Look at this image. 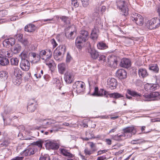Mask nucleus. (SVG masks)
<instances>
[{"label": "nucleus", "mask_w": 160, "mask_h": 160, "mask_svg": "<svg viewBox=\"0 0 160 160\" xmlns=\"http://www.w3.org/2000/svg\"><path fill=\"white\" fill-rule=\"evenodd\" d=\"M85 47L86 48V51L88 52H89V50H92L93 49L91 48L90 44L89 42H87L86 43Z\"/></svg>", "instance_id": "nucleus-45"}, {"label": "nucleus", "mask_w": 160, "mask_h": 160, "mask_svg": "<svg viewBox=\"0 0 160 160\" xmlns=\"http://www.w3.org/2000/svg\"><path fill=\"white\" fill-rule=\"evenodd\" d=\"M61 152L64 156H68L70 158L73 157V155L72 154L68 152V151L65 149L63 148L61 149Z\"/></svg>", "instance_id": "nucleus-34"}, {"label": "nucleus", "mask_w": 160, "mask_h": 160, "mask_svg": "<svg viewBox=\"0 0 160 160\" xmlns=\"http://www.w3.org/2000/svg\"><path fill=\"white\" fill-rule=\"evenodd\" d=\"M131 19L135 22L137 25L141 26L143 23V18L141 15L134 13L132 14L131 17Z\"/></svg>", "instance_id": "nucleus-7"}, {"label": "nucleus", "mask_w": 160, "mask_h": 160, "mask_svg": "<svg viewBox=\"0 0 160 160\" xmlns=\"http://www.w3.org/2000/svg\"><path fill=\"white\" fill-rule=\"evenodd\" d=\"M107 151V150H100L98 152V155H101L102 153H105Z\"/></svg>", "instance_id": "nucleus-58"}, {"label": "nucleus", "mask_w": 160, "mask_h": 160, "mask_svg": "<svg viewBox=\"0 0 160 160\" xmlns=\"http://www.w3.org/2000/svg\"><path fill=\"white\" fill-rule=\"evenodd\" d=\"M80 38H77L75 41L76 46L77 48L79 50H81L82 48V47L81 45V43H82L83 41H82L80 40Z\"/></svg>", "instance_id": "nucleus-36"}, {"label": "nucleus", "mask_w": 160, "mask_h": 160, "mask_svg": "<svg viewBox=\"0 0 160 160\" xmlns=\"http://www.w3.org/2000/svg\"><path fill=\"white\" fill-rule=\"evenodd\" d=\"M13 82L14 84L15 85H19L20 84V82H19L18 80H17V79L15 80V81H14V80L13 81Z\"/></svg>", "instance_id": "nucleus-59"}, {"label": "nucleus", "mask_w": 160, "mask_h": 160, "mask_svg": "<svg viewBox=\"0 0 160 160\" xmlns=\"http://www.w3.org/2000/svg\"><path fill=\"white\" fill-rule=\"evenodd\" d=\"M30 64L26 59H22L20 64V67L22 69L25 71H28L29 69Z\"/></svg>", "instance_id": "nucleus-11"}, {"label": "nucleus", "mask_w": 160, "mask_h": 160, "mask_svg": "<svg viewBox=\"0 0 160 160\" xmlns=\"http://www.w3.org/2000/svg\"><path fill=\"white\" fill-rule=\"evenodd\" d=\"M34 75L37 78H40L41 77V75L40 74H35Z\"/></svg>", "instance_id": "nucleus-63"}, {"label": "nucleus", "mask_w": 160, "mask_h": 160, "mask_svg": "<svg viewBox=\"0 0 160 160\" xmlns=\"http://www.w3.org/2000/svg\"><path fill=\"white\" fill-rule=\"evenodd\" d=\"M28 52L26 50L23 51L19 55L20 57L21 58V59H25L27 57Z\"/></svg>", "instance_id": "nucleus-42"}, {"label": "nucleus", "mask_w": 160, "mask_h": 160, "mask_svg": "<svg viewBox=\"0 0 160 160\" xmlns=\"http://www.w3.org/2000/svg\"><path fill=\"white\" fill-rule=\"evenodd\" d=\"M120 65L121 67L128 68L131 65V61L128 59L123 58L121 59Z\"/></svg>", "instance_id": "nucleus-16"}, {"label": "nucleus", "mask_w": 160, "mask_h": 160, "mask_svg": "<svg viewBox=\"0 0 160 160\" xmlns=\"http://www.w3.org/2000/svg\"><path fill=\"white\" fill-rule=\"evenodd\" d=\"M53 56L54 59L58 61H61L63 57L62 54H60L55 50L54 52Z\"/></svg>", "instance_id": "nucleus-25"}, {"label": "nucleus", "mask_w": 160, "mask_h": 160, "mask_svg": "<svg viewBox=\"0 0 160 160\" xmlns=\"http://www.w3.org/2000/svg\"><path fill=\"white\" fill-rule=\"evenodd\" d=\"M14 74L16 77L20 78L21 77L22 75L21 71L19 68H16L14 69Z\"/></svg>", "instance_id": "nucleus-39"}, {"label": "nucleus", "mask_w": 160, "mask_h": 160, "mask_svg": "<svg viewBox=\"0 0 160 160\" xmlns=\"http://www.w3.org/2000/svg\"><path fill=\"white\" fill-rule=\"evenodd\" d=\"M72 6L75 7V8L78 6V4L77 0H72Z\"/></svg>", "instance_id": "nucleus-50"}, {"label": "nucleus", "mask_w": 160, "mask_h": 160, "mask_svg": "<svg viewBox=\"0 0 160 160\" xmlns=\"http://www.w3.org/2000/svg\"><path fill=\"white\" fill-rule=\"evenodd\" d=\"M52 123L51 120H47L46 119L43 120L42 121V122H41V124L42 125H49L52 124Z\"/></svg>", "instance_id": "nucleus-41"}, {"label": "nucleus", "mask_w": 160, "mask_h": 160, "mask_svg": "<svg viewBox=\"0 0 160 160\" xmlns=\"http://www.w3.org/2000/svg\"><path fill=\"white\" fill-rule=\"evenodd\" d=\"M91 57L93 59H98V60L105 61L106 57L103 55L99 54V52L97 51L95 49H93L92 50H89V52Z\"/></svg>", "instance_id": "nucleus-6"}, {"label": "nucleus", "mask_w": 160, "mask_h": 160, "mask_svg": "<svg viewBox=\"0 0 160 160\" xmlns=\"http://www.w3.org/2000/svg\"><path fill=\"white\" fill-rule=\"evenodd\" d=\"M116 3L117 7L121 10V14L125 16H127L128 14L127 2L123 0H118Z\"/></svg>", "instance_id": "nucleus-3"}, {"label": "nucleus", "mask_w": 160, "mask_h": 160, "mask_svg": "<svg viewBox=\"0 0 160 160\" xmlns=\"http://www.w3.org/2000/svg\"><path fill=\"white\" fill-rule=\"evenodd\" d=\"M35 27L32 24H30L26 26L24 28L25 31L29 32H32L35 30Z\"/></svg>", "instance_id": "nucleus-27"}, {"label": "nucleus", "mask_w": 160, "mask_h": 160, "mask_svg": "<svg viewBox=\"0 0 160 160\" xmlns=\"http://www.w3.org/2000/svg\"><path fill=\"white\" fill-rule=\"evenodd\" d=\"M47 53V52L44 50H42L40 52L39 55H37V57L39 58H41V57H42L45 55Z\"/></svg>", "instance_id": "nucleus-47"}, {"label": "nucleus", "mask_w": 160, "mask_h": 160, "mask_svg": "<svg viewBox=\"0 0 160 160\" xmlns=\"http://www.w3.org/2000/svg\"><path fill=\"white\" fill-rule=\"evenodd\" d=\"M84 83L82 82L78 81L75 82L73 85V88L78 92H80L83 90Z\"/></svg>", "instance_id": "nucleus-9"}, {"label": "nucleus", "mask_w": 160, "mask_h": 160, "mask_svg": "<svg viewBox=\"0 0 160 160\" xmlns=\"http://www.w3.org/2000/svg\"><path fill=\"white\" fill-rule=\"evenodd\" d=\"M106 8L104 6H103L101 9V10L102 11L104 12L106 10Z\"/></svg>", "instance_id": "nucleus-64"}, {"label": "nucleus", "mask_w": 160, "mask_h": 160, "mask_svg": "<svg viewBox=\"0 0 160 160\" xmlns=\"http://www.w3.org/2000/svg\"><path fill=\"white\" fill-rule=\"evenodd\" d=\"M45 147L48 149H57L59 147L58 145L51 141H48L45 144Z\"/></svg>", "instance_id": "nucleus-14"}, {"label": "nucleus", "mask_w": 160, "mask_h": 160, "mask_svg": "<svg viewBox=\"0 0 160 160\" xmlns=\"http://www.w3.org/2000/svg\"><path fill=\"white\" fill-rule=\"evenodd\" d=\"M127 92L129 94L135 97L141 96L140 94L138 93L137 92L133 90L128 89L127 91Z\"/></svg>", "instance_id": "nucleus-31"}, {"label": "nucleus", "mask_w": 160, "mask_h": 160, "mask_svg": "<svg viewBox=\"0 0 160 160\" xmlns=\"http://www.w3.org/2000/svg\"><path fill=\"white\" fill-rule=\"evenodd\" d=\"M82 2V6L87 7L89 4V0H80Z\"/></svg>", "instance_id": "nucleus-44"}, {"label": "nucleus", "mask_w": 160, "mask_h": 160, "mask_svg": "<svg viewBox=\"0 0 160 160\" xmlns=\"http://www.w3.org/2000/svg\"><path fill=\"white\" fill-rule=\"evenodd\" d=\"M34 145L36 147V146H37L40 148H41L42 147L43 143L41 141H37L35 142H34Z\"/></svg>", "instance_id": "nucleus-48"}, {"label": "nucleus", "mask_w": 160, "mask_h": 160, "mask_svg": "<svg viewBox=\"0 0 160 160\" xmlns=\"http://www.w3.org/2000/svg\"><path fill=\"white\" fill-rule=\"evenodd\" d=\"M160 25V19L157 18H154L148 21L146 26L150 29H153L158 28Z\"/></svg>", "instance_id": "nucleus-5"}, {"label": "nucleus", "mask_w": 160, "mask_h": 160, "mask_svg": "<svg viewBox=\"0 0 160 160\" xmlns=\"http://www.w3.org/2000/svg\"><path fill=\"white\" fill-rule=\"evenodd\" d=\"M158 86L154 84L147 83L144 86L145 90L147 91L152 92L154 91L157 88Z\"/></svg>", "instance_id": "nucleus-18"}, {"label": "nucleus", "mask_w": 160, "mask_h": 160, "mask_svg": "<svg viewBox=\"0 0 160 160\" xmlns=\"http://www.w3.org/2000/svg\"><path fill=\"white\" fill-rule=\"evenodd\" d=\"M107 84L111 89H113L116 88L118 83L116 80L113 78H109L107 80Z\"/></svg>", "instance_id": "nucleus-13"}, {"label": "nucleus", "mask_w": 160, "mask_h": 160, "mask_svg": "<svg viewBox=\"0 0 160 160\" xmlns=\"http://www.w3.org/2000/svg\"><path fill=\"white\" fill-rule=\"evenodd\" d=\"M99 15L98 13L97 12H94L92 14V17H93V19H96L98 21V25L97 24V26H96V27H98V28H102V23L99 20V18H98V19H97V17Z\"/></svg>", "instance_id": "nucleus-24"}, {"label": "nucleus", "mask_w": 160, "mask_h": 160, "mask_svg": "<svg viewBox=\"0 0 160 160\" xmlns=\"http://www.w3.org/2000/svg\"><path fill=\"white\" fill-rule=\"evenodd\" d=\"M123 132L121 134L118 133L113 136V138L115 140H120L122 139L129 138L132 134H135L136 131L133 127H127L122 129Z\"/></svg>", "instance_id": "nucleus-1"}, {"label": "nucleus", "mask_w": 160, "mask_h": 160, "mask_svg": "<svg viewBox=\"0 0 160 160\" xmlns=\"http://www.w3.org/2000/svg\"><path fill=\"white\" fill-rule=\"evenodd\" d=\"M15 43V40L13 38H9L4 41L3 45L4 47H9V46H12Z\"/></svg>", "instance_id": "nucleus-19"}, {"label": "nucleus", "mask_w": 160, "mask_h": 160, "mask_svg": "<svg viewBox=\"0 0 160 160\" xmlns=\"http://www.w3.org/2000/svg\"><path fill=\"white\" fill-rule=\"evenodd\" d=\"M21 46L19 44H16L12 49V51L14 54L19 53L21 50Z\"/></svg>", "instance_id": "nucleus-28"}, {"label": "nucleus", "mask_w": 160, "mask_h": 160, "mask_svg": "<svg viewBox=\"0 0 160 160\" xmlns=\"http://www.w3.org/2000/svg\"><path fill=\"white\" fill-rule=\"evenodd\" d=\"M37 149L35 146L31 145L28 147L23 152V154L25 156H30L34 154Z\"/></svg>", "instance_id": "nucleus-8"}, {"label": "nucleus", "mask_w": 160, "mask_h": 160, "mask_svg": "<svg viewBox=\"0 0 160 160\" xmlns=\"http://www.w3.org/2000/svg\"><path fill=\"white\" fill-rule=\"evenodd\" d=\"M86 136L88 138H87V140L91 139L94 137L93 133H92V132H90V131L86 132Z\"/></svg>", "instance_id": "nucleus-43"}, {"label": "nucleus", "mask_w": 160, "mask_h": 160, "mask_svg": "<svg viewBox=\"0 0 160 160\" xmlns=\"http://www.w3.org/2000/svg\"><path fill=\"white\" fill-rule=\"evenodd\" d=\"M89 143L90 144V146L92 149L93 147H95V144L93 142H90Z\"/></svg>", "instance_id": "nucleus-62"}, {"label": "nucleus", "mask_w": 160, "mask_h": 160, "mask_svg": "<svg viewBox=\"0 0 160 160\" xmlns=\"http://www.w3.org/2000/svg\"><path fill=\"white\" fill-rule=\"evenodd\" d=\"M37 106V104L35 100H31L28 104L27 110L29 112H33L36 109Z\"/></svg>", "instance_id": "nucleus-10"}, {"label": "nucleus", "mask_w": 160, "mask_h": 160, "mask_svg": "<svg viewBox=\"0 0 160 160\" xmlns=\"http://www.w3.org/2000/svg\"><path fill=\"white\" fill-rule=\"evenodd\" d=\"M65 35L66 37L70 40H73L74 39L76 35V32L75 31H68V28H67L65 30Z\"/></svg>", "instance_id": "nucleus-17"}, {"label": "nucleus", "mask_w": 160, "mask_h": 160, "mask_svg": "<svg viewBox=\"0 0 160 160\" xmlns=\"http://www.w3.org/2000/svg\"><path fill=\"white\" fill-rule=\"evenodd\" d=\"M106 157L104 156H102L98 157L97 160H104L106 159Z\"/></svg>", "instance_id": "nucleus-61"}, {"label": "nucleus", "mask_w": 160, "mask_h": 160, "mask_svg": "<svg viewBox=\"0 0 160 160\" xmlns=\"http://www.w3.org/2000/svg\"><path fill=\"white\" fill-rule=\"evenodd\" d=\"M140 143L138 141V140H132L131 141V143L133 144H139Z\"/></svg>", "instance_id": "nucleus-57"}, {"label": "nucleus", "mask_w": 160, "mask_h": 160, "mask_svg": "<svg viewBox=\"0 0 160 160\" xmlns=\"http://www.w3.org/2000/svg\"><path fill=\"white\" fill-rule=\"evenodd\" d=\"M10 62L11 65L17 66L19 62V59L16 58H12L10 59Z\"/></svg>", "instance_id": "nucleus-38"}, {"label": "nucleus", "mask_w": 160, "mask_h": 160, "mask_svg": "<svg viewBox=\"0 0 160 160\" xmlns=\"http://www.w3.org/2000/svg\"><path fill=\"white\" fill-rule=\"evenodd\" d=\"M21 42L25 46H28L30 44V43L28 39L26 38L23 39L22 42Z\"/></svg>", "instance_id": "nucleus-46"}, {"label": "nucleus", "mask_w": 160, "mask_h": 160, "mask_svg": "<svg viewBox=\"0 0 160 160\" xmlns=\"http://www.w3.org/2000/svg\"><path fill=\"white\" fill-rule=\"evenodd\" d=\"M106 142L109 145H110L112 144V141L109 139H106Z\"/></svg>", "instance_id": "nucleus-60"}, {"label": "nucleus", "mask_w": 160, "mask_h": 160, "mask_svg": "<svg viewBox=\"0 0 160 160\" xmlns=\"http://www.w3.org/2000/svg\"><path fill=\"white\" fill-rule=\"evenodd\" d=\"M92 96H103V95L107 97L109 95L111 98H115L122 97L123 96L118 93H108V92L104 90V89H101L98 91V87H95L94 89V92L92 94Z\"/></svg>", "instance_id": "nucleus-2"}, {"label": "nucleus", "mask_w": 160, "mask_h": 160, "mask_svg": "<svg viewBox=\"0 0 160 160\" xmlns=\"http://www.w3.org/2000/svg\"><path fill=\"white\" fill-rule=\"evenodd\" d=\"M55 50L63 56L66 52V48L65 46L61 45Z\"/></svg>", "instance_id": "nucleus-26"}, {"label": "nucleus", "mask_w": 160, "mask_h": 160, "mask_svg": "<svg viewBox=\"0 0 160 160\" xmlns=\"http://www.w3.org/2000/svg\"><path fill=\"white\" fill-rule=\"evenodd\" d=\"M118 61L115 57L110 58L108 59V63L111 66L115 68L117 65Z\"/></svg>", "instance_id": "nucleus-23"}, {"label": "nucleus", "mask_w": 160, "mask_h": 160, "mask_svg": "<svg viewBox=\"0 0 160 160\" xmlns=\"http://www.w3.org/2000/svg\"><path fill=\"white\" fill-rule=\"evenodd\" d=\"M58 71L61 74H63L66 69V65L64 63L59 64L58 65Z\"/></svg>", "instance_id": "nucleus-29"}, {"label": "nucleus", "mask_w": 160, "mask_h": 160, "mask_svg": "<svg viewBox=\"0 0 160 160\" xmlns=\"http://www.w3.org/2000/svg\"><path fill=\"white\" fill-rule=\"evenodd\" d=\"M96 28H98V27H96V26L92 30L90 36L91 38L93 40L97 39L98 37V35L96 32Z\"/></svg>", "instance_id": "nucleus-32"}, {"label": "nucleus", "mask_w": 160, "mask_h": 160, "mask_svg": "<svg viewBox=\"0 0 160 160\" xmlns=\"http://www.w3.org/2000/svg\"><path fill=\"white\" fill-rule=\"evenodd\" d=\"M17 39L18 40L21 42H22L23 39V35L22 34H18L16 35Z\"/></svg>", "instance_id": "nucleus-49"}, {"label": "nucleus", "mask_w": 160, "mask_h": 160, "mask_svg": "<svg viewBox=\"0 0 160 160\" xmlns=\"http://www.w3.org/2000/svg\"><path fill=\"white\" fill-rule=\"evenodd\" d=\"M9 64V61L6 57L0 56V65L6 66Z\"/></svg>", "instance_id": "nucleus-21"}, {"label": "nucleus", "mask_w": 160, "mask_h": 160, "mask_svg": "<svg viewBox=\"0 0 160 160\" xmlns=\"http://www.w3.org/2000/svg\"><path fill=\"white\" fill-rule=\"evenodd\" d=\"M51 42L53 46V48H55L58 45L54 39H53L51 40Z\"/></svg>", "instance_id": "nucleus-55"}, {"label": "nucleus", "mask_w": 160, "mask_h": 160, "mask_svg": "<svg viewBox=\"0 0 160 160\" xmlns=\"http://www.w3.org/2000/svg\"><path fill=\"white\" fill-rule=\"evenodd\" d=\"M72 59V58L68 53H67V58H66V62H69Z\"/></svg>", "instance_id": "nucleus-52"}, {"label": "nucleus", "mask_w": 160, "mask_h": 160, "mask_svg": "<svg viewBox=\"0 0 160 160\" xmlns=\"http://www.w3.org/2000/svg\"><path fill=\"white\" fill-rule=\"evenodd\" d=\"M60 19L67 24H69L70 23V19L67 17L62 16L60 17Z\"/></svg>", "instance_id": "nucleus-40"}, {"label": "nucleus", "mask_w": 160, "mask_h": 160, "mask_svg": "<svg viewBox=\"0 0 160 160\" xmlns=\"http://www.w3.org/2000/svg\"><path fill=\"white\" fill-rule=\"evenodd\" d=\"M149 69L156 73H157L158 72L159 68L157 64H153L149 66Z\"/></svg>", "instance_id": "nucleus-35"}, {"label": "nucleus", "mask_w": 160, "mask_h": 160, "mask_svg": "<svg viewBox=\"0 0 160 160\" xmlns=\"http://www.w3.org/2000/svg\"><path fill=\"white\" fill-rule=\"evenodd\" d=\"M98 49L101 50L106 49L108 48V46L103 42H100L97 45Z\"/></svg>", "instance_id": "nucleus-33"}, {"label": "nucleus", "mask_w": 160, "mask_h": 160, "mask_svg": "<svg viewBox=\"0 0 160 160\" xmlns=\"http://www.w3.org/2000/svg\"><path fill=\"white\" fill-rule=\"evenodd\" d=\"M118 128V125H117L114 126L109 131V133L114 132L116 131V130Z\"/></svg>", "instance_id": "nucleus-53"}, {"label": "nucleus", "mask_w": 160, "mask_h": 160, "mask_svg": "<svg viewBox=\"0 0 160 160\" xmlns=\"http://www.w3.org/2000/svg\"><path fill=\"white\" fill-rule=\"evenodd\" d=\"M49 52V54L46 55V65H48L49 66H51V62H49L48 61V59L50 58L52 55V52L51 50H48Z\"/></svg>", "instance_id": "nucleus-37"}, {"label": "nucleus", "mask_w": 160, "mask_h": 160, "mask_svg": "<svg viewBox=\"0 0 160 160\" xmlns=\"http://www.w3.org/2000/svg\"><path fill=\"white\" fill-rule=\"evenodd\" d=\"M50 158L47 155H45L44 156H42L40 158V160H50Z\"/></svg>", "instance_id": "nucleus-51"}, {"label": "nucleus", "mask_w": 160, "mask_h": 160, "mask_svg": "<svg viewBox=\"0 0 160 160\" xmlns=\"http://www.w3.org/2000/svg\"><path fill=\"white\" fill-rule=\"evenodd\" d=\"M80 34V35L77 38H79L80 40L83 41V42H85L88 37V32L86 31L82 30L81 31Z\"/></svg>", "instance_id": "nucleus-20"}, {"label": "nucleus", "mask_w": 160, "mask_h": 160, "mask_svg": "<svg viewBox=\"0 0 160 160\" xmlns=\"http://www.w3.org/2000/svg\"><path fill=\"white\" fill-rule=\"evenodd\" d=\"M24 158L23 157H16L11 160H22Z\"/></svg>", "instance_id": "nucleus-56"}, {"label": "nucleus", "mask_w": 160, "mask_h": 160, "mask_svg": "<svg viewBox=\"0 0 160 160\" xmlns=\"http://www.w3.org/2000/svg\"><path fill=\"white\" fill-rule=\"evenodd\" d=\"M138 74L140 77L144 78L148 76L147 70L144 68H140L138 70Z\"/></svg>", "instance_id": "nucleus-22"}, {"label": "nucleus", "mask_w": 160, "mask_h": 160, "mask_svg": "<svg viewBox=\"0 0 160 160\" xmlns=\"http://www.w3.org/2000/svg\"><path fill=\"white\" fill-rule=\"evenodd\" d=\"M84 152L86 155H91L92 153V152L90 150H88L87 148H86L85 149Z\"/></svg>", "instance_id": "nucleus-54"}, {"label": "nucleus", "mask_w": 160, "mask_h": 160, "mask_svg": "<svg viewBox=\"0 0 160 160\" xmlns=\"http://www.w3.org/2000/svg\"><path fill=\"white\" fill-rule=\"evenodd\" d=\"M143 97L145 98V101L158 100L160 99V92H155L149 94L145 93L143 95Z\"/></svg>", "instance_id": "nucleus-4"}, {"label": "nucleus", "mask_w": 160, "mask_h": 160, "mask_svg": "<svg viewBox=\"0 0 160 160\" xmlns=\"http://www.w3.org/2000/svg\"><path fill=\"white\" fill-rule=\"evenodd\" d=\"M64 79L67 83H71L73 82L74 76L72 73L68 72L65 74Z\"/></svg>", "instance_id": "nucleus-12"}, {"label": "nucleus", "mask_w": 160, "mask_h": 160, "mask_svg": "<svg viewBox=\"0 0 160 160\" xmlns=\"http://www.w3.org/2000/svg\"><path fill=\"white\" fill-rule=\"evenodd\" d=\"M116 76L120 79L126 78L127 76V73L125 70L123 69L118 70L116 73Z\"/></svg>", "instance_id": "nucleus-15"}, {"label": "nucleus", "mask_w": 160, "mask_h": 160, "mask_svg": "<svg viewBox=\"0 0 160 160\" xmlns=\"http://www.w3.org/2000/svg\"><path fill=\"white\" fill-rule=\"evenodd\" d=\"M8 77V73L5 71L0 72V80L5 81L6 80Z\"/></svg>", "instance_id": "nucleus-30"}]
</instances>
